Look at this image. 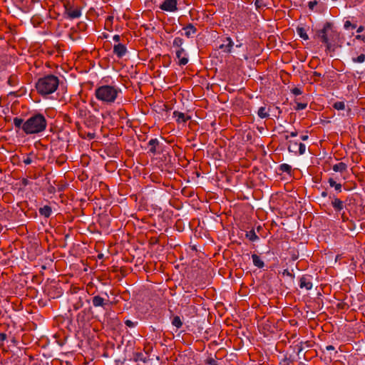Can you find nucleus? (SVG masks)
<instances>
[{
  "label": "nucleus",
  "instance_id": "1",
  "mask_svg": "<svg viewBox=\"0 0 365 365\" xmlns=\"http://www.w3.org/2000/svg\"><path fill=\"white\" fill-rule=\"evenodd\" d=\"M120 93L121 89L115 85H102L96 88L95 96L99 101L111 105L116 101Z\"/></svg>",
  "mask_w": 365,
  "mask_h": 365
},
{
  "label": "nucleus",
  "instance_id": "2",
  "mask_svg": "<svg viewBox=\"0 0 365 365\" xmlns=\"http://www.w3.org/2000/svg\"><path fill=\"white\" fill-rule=\"evenodd\" d=\"M47 121L43 115L37 113L31 116L24 123V132L27 135L36 134L46 130Z\"/></svg>",
  "mask_w": 365,
  "mask_h": 365
},
{
  "label": "nucleus",
  "instance_id": "3",
  "mask_svg": "<svg viewBox=\"0 0 365 365\" xmlns=\"http://www.w3.org/2000/svg\"><path fill=\"white\" fill-rule=\"evenodd\" d=\"M59 85L58 77L54 75H47L40 78L36 83V88L41 96H47L54 93Z\"/></svg>",
  "mask_w": 365,
  "mask_h": 365
},
{
  "label": "nucleus",
  "instance_id": "4",
  "mask_svg": "<svg viewBox=\"0 0 365 365\" xmlns=\"http://www.w3.org/2000/svg\"><path fill=\"white\" fill-rule=\"evenodd\" d=\"M95 124V118L89 115L88 118H86V120L84 122L85 126L89 130H86L84 128L80 125L78 122L76 123V126L78 133V135L82 138H88L89 140L93 139L95 138V133L93 130H91V126Z\"/></svg>",
  "mask_w": 365,
  "mask_h": 365
},
{
  "label": "nucleus",
  "instance_id": "5",
  "mask_svg": "<svg viewBox=\"0 0 365 365\" xmlns=\"http://www.w3.org/2000/svg\"><path fill=\"white\" fill-rule=\"evenodd\" d=\"M85 292L76 287H70V303L72 304L73 307L75 310H78L82 307L83 297L85 296Z\"/></svg>",
  "mask_w": 365,
  "mask_h": 365
},
{
  "label": "nucleus",
  "instance_id": "6",
  "mask_svg": "<svg viewBox=\"0 0 365 365\" xmlns=\"http://www.w3.org/2000/svg\"><path fill=\"white\" fill-rule=\"evenodd\" d=\"M333 32L332 24L329 22H327L324 25L323 29L319 30L317 33L318 37L327 45L328 49L331 47L330 37Z\"/></svg>",
  "mask_w": 365,
  "mask_h": 365
},
{
  "label": "nucleus",
  "instance_id": "7",
  "mask_svg": "<svg viewBox=\"0 0 365 365\" xmlns=\"http://www.w3.org/2000/svg\"><path fill=\"white\" fill-rule=\"evenodd\" d=\"M45 292L49 297L53 299L58 298L63 294V289L58 284L47 286L45 289Z\"/></svg>",
  "mask_w": 365,
  "mask_h": 365
},
{
  "label": "nucleus",
  "instance_id": "8",
  "mask_svg": "<svg viewBox=\"0 0 365 365\" xmlns=\"http://www.w3.org/2000/svg\"><path fill=\"white\" fill-rule=\"evenodd\" d=\"M180 0H164L160 5V9L168 12H175L178 11V4Z\"/></svg>",
  "mask_w": 365,
  "mask_h": 365
},
{
  "label": "nucleus",
  "instance_id": "9",
  "mask_svg": "<svg viewBox=\"0 0 365 365\" xmlns=\"http://www.w3.org/2000/svg\"><path fill=\"white\" fill-rule=\"evenodd\" d=\"M84 6L83 1H78L70 5V19L78 18L81 15V9Z\"/></svg>",
  "mask_w": 365,
  "mask_h": 365
},
{
  "label": "nucleus",
  "instance_id": "10",
  "mask_svg": "<svg viewBox=\"0 0 365 365\" xmlns=\"http://www.w3.org/2000/svg\"><path fill=\"white\" fill-rule=\"evenodd\" d=\"M176 58L178 59V64L180 66H185L188 61V55L184 48L175 51Z\"/></svg>",
  "mask_w": 365,
  "mask_h": 365
},
{
  "label": "nucleus",
  "instance_id": "11",
  "mask_svg": "<svg viewBox=\"0 0 365 365\" xmlns=\"http://www.w3.org/2000/svg\"><path fill=\"white\" fill-rule=\"evenodd\" d=\"M312 279V276L303 275L299 279V287L306 290H310L313 287Z\"/></svg>",
  "mask_w": 365,
  "mask_h": 365
},
{
  "label": "nucleus",
  "instance_id": "12",
  "mask_svg": "<svg viewBox=\"0 0 365 365\" xmlns=\"http://www.w3.org/2000/svg\"><path fill=\"white\" fill-rule=\"evenodd\" d=\"M329 198L331 199V205L336 212H340L344 208V202L341 199L334 195L330 196Z\"/></svg>",
  "mask_w": 365,
  "mask_h": 365
},
{
  "label": "nucleus",
  "instance_id": "13",
  "mask_svg": "<svg viewBox=\"0 0 365 365\" xmlns=\"http://www.w3.org/2000/svg\"><path fill=\"white\" fill-rule=\"evenodd\" d=\"M127 53V48L123 43H117L113 46V53L119 58H122Z\"/></svg>",
  "mask_w": 365,
  "mask_h": 365
},
{
  "label": "nucleus",
  "instance_id": "14",
  "mask_svg": "<svg viewBox=\"0 0 365 365\" xmlns=\"http://www.w3.org/2000/svg\"><path fill=\"white\" fill-rule=\"evenodd\" d=\"M224 42H226V43L221 44L219 48L225 53H231L234 44L232 38L230 37H226Z\"/></svg>",
  "mask_w": 365,
  "mask_h": 365
},
{
  "label": "nucleus",
  "instance_id": "15",
  "mask_svg": "<svg viewBox=\"0 0 365 365\" xmlns=\"http://www.w3.org/2000/svg\"><path fill=\"white\" fill-rule=\"evenodd\" d=\"M183 30H185V35L187 38L192 37V36L194 35L197 32V29L192 24H189L187 26H185L183 28Z\"/></svg>",
  "mask_w": 365,
  "mask_h": 365
},
{
  "label": "nucleus",
  "instance_id": "16",
  "mask_svg": "<svg viewBox=\"0 0 365 365\" xmlns=\"http://www.w3.org/2000/svg\"><path fill=\"white\" fill-rule=\"evenodd\" d=\"M173 115L176 118L178 123H185L190 118V116L185 115V113L179 111H174Z\"/></svg>",
  "mask_w": 365,
  "mask_h": 365
},
{
  "label": "nucleus",
  "instance_id": "17",
  "mask_svg": "<svg viewBox=\"0 0 365 365\" xmlns=\"http://www.w3.org/2000/svg\"><path fill=\"white\" fill-rule=\"evenodd\" d=\"M76 114L81 118H86L87 114H89L83 103H78V107H76Z\"/></svg>",
  "mask_w": 365,
  "mask_h": 365
},
{
  "label": "nucleus",
  "instance_id": "18",
  "mask_svg": "<svg viewBox=\"0 0 365 365\" xmlns=\"http://www.w3.org/2000/svg\"><path fill=\"white\" fill-rule=\"evenodd\" d=\"M92 303H93V305L96 307H104V306L106 304V303L105 302V299L98 295H96L93 297Z\"/></svg>",
  "mask_w": 365,
  "mask_h": 365
},
{
  "label": "nucleus",
  "instance_id": "19",
  "mask_svg": "<svg viewBox=\"0 0 365 365\" xmlns=\"http://www.w3.org/2000/svg\"><path fill=\"white\" fill-rule=\"evenodd\" d=\"M332 170L334 172H339L341 173H343L344 172H346L347 170V165L343 162H340L337 164H335L332 166Z\"/></svg>",
  "mask_w": 365,
  "mask_h": 365
},
{
  "label": "nucleus",
  "instance_id": "20",
  "mask_svg": "<svg viewBox=\"0 0 365 365\" xmlns=\"http://www.w3.org/2000/svg\"><path fill=\"white\" fill-rule=\"evenodd\" d=\"M252 259L253 264L255 267L258 268H263L264 266V262L262 260V259L256 254H253L252 255Z\"/></svg>",
  "mask_w": 365,
  "mask_h": 365
},
{
  "label": "nucleus",
  "instance_id": "21",
  "mask_svg": "<svg viewBox=\"0 0 365 365\" xmlns=\"http://www.w3.org/2000/svg\"><path fill=\"white\" fill-rule=\"evenodd\" d=\"M51 207L48 205H44L39 209L40 215L44 216L45 217H49L51 215Z\"/></svg>",
  "mask_w": 365,
  "mask_h": 365
},
{
  "label": "nucleus",
  "instance_id": "22",
  "mask_svg": "<svg viewBox=\"0 0 365 365\" xmlns=\"http://www.w3.org/2000/svg\"><path fill=\"white\" fill-rule=\"evenodd\" d=\"M159 145V141L157 138L151 139L148 142V145L150 146L149 151L155 154L157 153L156 147Z\"/></svg>",
  "mask_w": 365,
  "mask_h": 365
},
{
  "label": "nucleus",
  "instance_id": "23",
  "mask_svg": "<svg viewBox=\"0 0 365 365\" xmlns=\"http://www.w3.org/2000/svg\"><path fill=\"white\" fill-rule=\"evenodd\" d=\"M328 182L331 187H334L336 191H337L338 192H341V184L337 183L333 178H329L328 179Z\"/></svg>",
  "mask_w": 365,
  "mask_h": 365
},
{
  "label": "nucleus",
  "instance_id": "24",
  "mask_svg": "<svg viewBox=\"0 0 365 365\" xmlns=\"http://www.w3.org/2000/svg\"><path fill=\"white\" fill-rule=\"evenodd\" d=\"M184 43V40L180 37H175L173 41V46L176 48V50H180V48H183L182 47Z\"/></svg>",
  "mask_w": 365,
  "mask_h": 365
},
{
  "label": "nucleus",
  "instance_id": "25",
  "mask_svg": "<svg viewBox=\"0 0 365 365\" xmlns=\"http://www.w3.org/2000/svg\"><path fill=\"white\" fill-rule=\"evenodd\" d=\"M298 145H299V143H297V142L293 141V140H289V145L287 148L289 152L294 153V154H297Z\"/></svg>",
  "mask_w": 365,
  "mask_h": 365
},
{
  "label": "nucleus",
  "instance_id": "26",
  "mask_svg": "<svg viewBox=\"0 0 365 365\" xmlns=\"http://www.w3.org/2000/svg\"><path fill=\"white\" fill-rule=\"evenodd\" d=\"M257 114L261 118H265L269 115L265 106L260 107L258 110Z\"/></svg>",
  "mask_w": 365,
  "mask_h": 365
},
{
  "label": "nucleus",
  "instance_id": "27",
  "mask_svg": "<svg viewBox=\"0 0 365 365\" xmlns=\"http://www.w3.org/2000/svg\"><path fill=\"white\" fill-rule=\"evenodd\" d=\"M24 120L22 118L16 117L14 118V125L17 128H22L24 130Z\"/></svg>",
  "mask_w": 365,
  "mask_h": 365
},
{
  "label": "nucleus",
  "instance_id": "28",
  "mask_svg": "<svg viewBox=\"0 0 365 365\" xmlns=\"http://www.w3.org/2000/svg\"><path fill=\"white\" fill-rule=\"evenodd\" d=\"M246 237L252 242H255L259 239L255 232L252 230L246 233Z\"/></svg>",
  "mask_w": 365,
  "mask_h": 365
},
{
  "label": "nucleus",
  "instance_id": "29",
  "mask_svg": "<svg viewBox=\"0 0 365 365\" xmlns=\"http://www.w3.org/2000/svg\"><path fill=\"white\" fill-rule=\"evenodd\" d=\"M70 39L74 41L78 38H81V36L79 33L76 31V30H74L73 27L71 28L70 29Z\"/></svg>",
  "mask_w": 365,
  "mask_h": 365
},
{
  "label": "nucleus",
  "instance_id": "30",
  "mask_svg": "<svg viewBox=\"0 0 365 365\" xmlns=\"http://www.w3.org/2000/svg\"><path fill=\"white\" fill-rule=\"evenodd\" d=\"M279 170L283 173H290L292 171V167L288 164L283 163L279 165Z\"/></svg>",
  "mask_w": 365,
  "mask_h": 365
},
{
  "label": "nucleus",
  "instance_id": "31",
  "mask_svg": "<svg viewBox=\"0 0 365 365\" xmlns=\"http://www.w3.org/2000/svg\"><path fill=\"white\" fill-rule=\"evenodd\" d=\"M298 35L303 39L307 40L309 38L308 35L306 33V31L302 27H298L297 29Z\"/></svg>",
  "mask_w": 365,
  "mask_h": 365
},
{
  "label": "nucleus",
  "instance_id": "32",
  "mask_svg": "<svg viewBox=\"0 0 365 365\" xmlns=\"http://www.w3.org/2000/svg\"><path fill=\"white\" fill-rule=\"evenodd\" d=\"M18 83V77L15 75H11L8 79V84L11 86H16Z\"/></svg>",
  "mask_w": 365,
  "mask_h": 365
},
{
  "label": "nucleus",
  "instance_id": "33",
  "mask_svg": "<svg viewBox=\"0 0 365 365\" xmlns=\"http://www.w3.org/2000/svg\"><path fill=\"white\" fill-rule=\"evenodd\" d=\"M67 155L62 154L56 158V164H58V165H62L67 161Z\"/></svg>",
  "mask_w": 365,
  "mask_h": 365
},
{
  "label": "nucleus",
  "instance_id": "34",
  "mask_svg": "<svg viewBox=\"0 0 365 365\" xmlns=\"http://www.w3.org/2000/svg\"><path fill=\"white\" fill-rule=\"evenodd\" d=\"M172 324L177 328H180L182 325V321L178 316H175L172 321Z\"/></svg>",
  "mask_w": 365,
  "mask_h": 365
},
{
  "label": "nucleus",
  "instance_id": "35",
  "mask_svg": "<svg viewBox=\"0 0 365 365\" xmlns=\"http://www.w3.org/2000/svg\"><path fill=\"white\" fill-rule=\"evenodd\" d=\"M333 108L336 110H344L345 108V103L343 101H337L333 104Z\"/></svg>",
  "mask_w": 365,
  "mask_h": 365
},
{
  "label": "nucleus",
  "instance_id": "36",
  "mask_svg": "<svg viewBox=\"0 0 365 365\" xmlns=\"http://www.w3.org/2000/svg\"><path fill=\"white\" fill-rule=\"evenodd\" d=\"M352 61L354 63H364L365 61V54L361 53L356 58H352Z\"/></svg>",
  "mask_w": 365,
  "mask_h": 365
},
{
  "label": "nucleus",
  "instance_id": "37",
  "mask_svg": "<svg viewBox=\"0 0 365 365\" xmlns=\"http://www.w3.org/2000/svg\"><path fill=\"white\" fill-rule=\"evenodd\" d=\"M57 342L58 344L60 345V346H63V344H65L66 343V341L67 339V336H63V339L61 338V334L60 333H58L57 334Z\"/></svg>",
  "mask_w": 365,
  "mask_h": 365
},
{
  "label": "nucleus",
  "instance_id": "38",
  "mask_svg": "<svg viewBox=\"0 0 365 365\" xmlns=\"http://www.w3.org/2000/svg\"><path fill=\"white\" fill-rule=\"evenodd\" d=\"M305 150H306V145L302 143H299L297 154L303 155L305 153Z\"/></svg>",
  "mask_w": 365,
  "mask_h": 365
},
{
  "label": "nucleus",
  "instance_id": "39",
  "mask_svg": "<svg viewBox=\"0 0 365 365\" xmlns=\"http://www.w3.org/2000/svg\"><path fill=\"white\" fill-rule=\"evenodd\" d=\"M344 27L345 29H349V28L355 29L356 27V24H353L350 21L347 20L344 22Z\"/></svg>",
  "mask_w": 365,
  "mask_h": 365
},
{
  "label": "nucleus",
  "instance_id": "40",
  "mask_svg": "<svg viewBox=\"0 0 365 365\" xmlns=\"http://www.w3.org/2000/svg\"><path fill=\"white\" fill-rule=\"evenodd\" d=\"M138 322H132L131 320L130 319H126L125 321V324L130 327V328H133V327H135L136 325H137Z\"/></svg>",
  "mask_w": 365,
  "mask_h": 365
},
{
  "label": "nucleus",
  "instance_id": "41",
  "mask_svg": "<svg viewBox=\"0 0 365 365\" xmlns=\"http://www.w3.org/2000/svg\"><path fill=\"white\" fill-rule=\"evenodd\" d=\"M297 103V106H296V108L295 109L297 110H303V109H305L307 106V103Z\"/></svg>",
  "mask_w": 365,
  "mask_h": 365
},
{
  "label": "nucleus",
  "instance_id": "42",
  "mask_svg": "<svg viewBox=\"0 0 365 365\" xmlns=\"http://www.w3.org/2000/svg\"><path fill=\"white\" fill-rule=\"evenodd\" d=\"M291 91L294 96H299L302 93V90L297 87L292 88Z\"/></svg>",
  "mask_w": 365,
  "mask_h": 365
},
{
  "label": "nucleus",
  "instance_id": "43",
  "mask_svg": "<svg viewBox=\"0 0 365 365\" xmlns=\"http://www.w3.org/2000/svg\"><path fill=\"white\" fill-rule=\"evenodd\" d=\"M206 363L210 364V365H218L217 361L215 359H213V358H208L206 360Z\"/></svg>",
  "mask_w": 365,
  "mask_h": 365
},
{
  "label": "nucleus",
  "instance_id": "44",
  "mask_svg": "<svg viewBox=\"0 0 365 365\" xmlns=\"http://www.w3.org/2000/svg\"><path fill=\"white\" fill-rule=\"evenodd\" d=\"M312 76L314 77V81H317L318 78H320L322 76V74L319 72L314 71L312 73Z\"/></svg>",
  "mask_w": 365,
  "mask_h": 365
},
{
  "label": "nucleus",
  "instance_id": "45",
  "mask_svg": "<svg viewBox=\"0 0 365 365\" xmlns=\"http://www.w3.org/2000/svg\"><path fill=\"white\" fill-rule=\"evenodd\" d=\"M77 26L79 30L83 31L86 27V24L83 22H81L77 24Z\"/></svg>",
  "mask_w": 365,
  "mask_h": 365
},
{
  "label": "nucleus",
  "instance_id": "46",
  "mask_svg": "<svg viewBox=\"0 0 365 365\" xmlns=\"http://www.w3.org/2000/svg\"><path fill=\"white\" fill-rule=\"evenodd\" d=\"M317 2L316 1H311L309 2V7L310 9H313L314 6H316Z\"/></svg>",
  "mask_w": 365,
  "mask_h": 365
},
{
  "label": "nucleus",
  "instance_id": "47",
  "mask_svg": "<svg viewBox=\"0 0 365 365\" xmlns=\"http://www.w3.org/2000/svg\"><path fill=\"white\" fill-rule=\"evenodd\" d=\"M7 338V335L5 333H0V341H3L6 340Z\"/></svg>",
  "mask_w": 365,
  "mask_h": 365
},
{
  "label": "nucleus",
  "instance_id": "48",
  "mask_svg": "<svg viewBox=\"0 0 365 365\" xmlns=\"http://www.w3.org/2000/svg\"><path fill=\"white\" fill-rule=\"evenodd\" d=\"M113 40L115 42L118 43L120 41V36L119 35H118V34L114 35L113 37Z\"/></svg>",
  "mask_w": 365,
  "mask_h": 365
},
{
  "label": "nucleus",
  "instance_id": "49",
  "mask_svg": "<svg viewBox=\"0 0 365 365\" xmlns=\"http://www.w3.org/2000/svg\"><path fill=\"white\" fill-rule=\"evenodd\" d=\"M24 163L26 164V165H29L31 163V159L30 158H26L24 160Z\"/></svg>",
  "mask_w": 365,
  "mask_h": 365
},
{
  "label": "nucleus",
  "instance_id": "50",
  "mask_svg": "<svg viewBox=\"0 0 365 365\" xmlns=\"http://www.w3.org/2000/svg\"><path fill=\"white\" fill-rule=\"evenodd\" d=\"M334 349H335V348L332 345H328L326 346V350H327V351H334Z\"/></svg>",
  "mask_w": 365,
  "mask_h": 365
},
{
  "label": "nucleus",
  "instance_id": "51",
  "mask_svg": "<svg viewBox=\"0 0 365 365\" xmlns=\"http://www.w3.org/2000/svg\"><path fill=\"white\" fill-rule=\"evenodd\" d=\"M356 39L361 40V41H365V36H362V35H357V36H356Z\"/></svg>",
  "mask_w": 365,
  "mask_h": 365
},
{
  "label": "nucleus",
  "instance_id": "52",
  "mask_svg": "<svg viewBox=\"0 0 365 365\" xmlns=\"http://www.w3.org/2000/svg\"><path fill=\"white\" fill-rule=\"evenodd\" d=\"M364 31V26H360L357 29L356 32H357V33H361V32H362V31Z\"/></svg>",
  "mask_w": 365,
  "mask_h": 365
},
{
  "label": "nucleus",
  "instance_id": "53",
  "mask_svg": "<svg viewBox=\"0 0 365 365\" xmlns=\"http://www.w3.org/2000/svg\"><path fill=\"white\" fill-rule=\"evenodd\" d=\"M298 135L297 131H293L290 133V137H296Z\"/></svg>",
  "mask_w": 365,
  "mask_h": 365
},
{
  "label": "nucleus",
  "instance_id": "54",
  "mask_svg": "<svg viewBox=\"0 0 365 365\" xmlns=\"http://www.w3.org/2000/svg\"><path fill=\"white\" fill-rule=\"evenodd\" d=\"M301 139L303 140V141H305L308 139V135H302L301 137Z\"/></svg>",
  "mask_w": 365,
  "mask_h": 365
},
{
  "label": "nucleus",
  "instance_id": "55",
  "mask_svg": "<svg viewBox=\"0 0 365 365\" xmlns=\"http://www.w3.org/2000/svg\"><path fill=\"white\" fill-rule=\"evenodd\" d=\"M283 274L284 275H287V276H291V274L289 273L288 269H284V272H283Z\"/></svg>",
  "mask_w": 365,
  "mask_h": 365
},
{
  "label": "nucleus",
  "instance_id": "56",
  "mask_svg": "<svg viewBox=\"0 0 365 365\" xmlns=\"http://www.w3.org/2000/svg\"><path fill=\"white\" fill-rule=\"evenodd\" d=\"M64 9H65V12H64V14H68V9L67 5H66V4H64Z\"/></svg>",
  "mask_w": 365,
  "mask_h": 365
},
{
  "label": "nucleus",
  "instance_id": "57",
  "mask_svg": "<svg viewBox=\"0 0 365 365\" xmlns=\"http://www.w3.org/2000/svg\"><path fill=\"white\" fill-rule=\"evenodd\" d=\"M321 195L323 197H326L328 194L327 191H323Z\"/></svg>",
  "mask_w": 365,
  "mask_h": 365
},
{
  "label": "nucleus",
  "instance_id": "58",
  "mask_svg": "<svg viewBox=\"0 0 365 365\" xmlns=\"http://www.w3.org/2000/svg\"><path fill=\"white\" fill-rule=\"evenodd\" d=\"M341 218H342L343 221H345V220L347 219V217H346L344 216V212H343V213L341 214Z\"/></svg>",
  "mask_w": 365,
  "mask_h": 365
},
{
  "label": "nucleus",
  "instance_id": "59",
  "mask_svg": "<svg viewBox=\"0 0 365 365\" xmlns=\"http://www.w3.org/2000/svg\"><path fill=\"white\" fill-rule=\"evenodd\" d=\"M113 19V16H108V17L107 18L106 21H112Z\"/></svg>",
  "mask_w": 365,
  "mask_h": 365
},
{
  "label": "nucleus",
  "instance_id": "60",
  "mask_svg": "<svg viewBox=\"0 0 365 365\" xmlns=\"http://www.w3.org/2000/svg\"><path fill=\"white\" fill-rule=\"evenodd\" d=\"M284 138H285V140H288L289 139V135H285Z\"/></svg>",
  "mask_w": 365,
  "mask_h": 365
},
{
  "label": "nucleus",
  "instance_id": "61",
  "mask_svg": "<svg viewBox=\"0 0 365 365\" xmlns=\"http://www.w3.org/2000/svg\"><path fill=\"white\" fill-rule=\"evenodd\" d=\"M73 99L70 98V103H72L73 102Z\"/></svg>",
  "mask_w": 365,
  "mask_h": 365
},
{
  "label": "nucleus",
  "instance_id": "62",
  "mask_svg": "<svg viewBox=\"0 0 365 365\" xmlns=\"http://www.w3.org/2000/svg\"><path fill=\"white\" fill-rule=\"evenodd\" d=\"M68 237V235H66L65 237L67 238Z\"/></svg>",
  "mask_w": 365,
  "mask_h": 365
},
{
  "label": "nucleus",
  "instance_id": "63",
  "mask_svg": "<svg viewBox=\"0 0 365 365\" xmlns=\"http://www.w3.org/2000/svg\"><path fill=\"white\" fill-rule=\"evenodd\" d=\"M3 344H0V346H2Z\"/></svg>",
  "mask_w": 365,
  "mask_h": 365
}]
</instances>
